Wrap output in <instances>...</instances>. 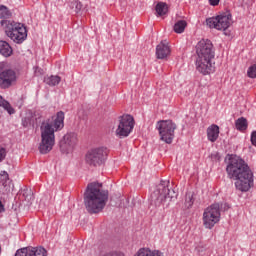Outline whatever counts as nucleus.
I'll list each match as a JSON object with an SVG mask.
<instances>
[{
  "mask_svg": "<svg viewBox=\"0 0 256 256\" xmlns=\"http://www.w3.org/2000/svg\"><path fill=\"white\" fill-rule=\"evenodd\" d=\"M228 179H233L238 191L246 193L253 185V171L243 158L237 155H230L226 166Z\"/></svg>",
  "mask_w": 256,
  "mask_h": 256,
  "instance_id": "nucleus-1",
  "label": "nucleus"
},
{
  "mask_svg": "<svg viewBox=\"0 0 256 256\" xmlns=\"http://www.w3.org/2000/svg\"><path fill=\"white\" fill-rule=\"evenodd\" d=\"M109 201V191L103 189V183H89L84 192V205L90 215H97L105 209Z\"/></svg>",
  "mask_w": 256,
  "mask_h": 256,
  "instance_id": "nucleus-2",
  "label": "nucleus"
},
{
  "mask_svg": "<svg viewBox=\"0 0 256 256\" xmlns=\"http://www.w3.org/2000/svg\"><path fill=\"white\" fill-rule=\"evenodd\" d=\"M63 127H65L64 111L57 112L53 124L49 122L42 123V126L40 127L41 142L39 145V151L42 155H47V153L53 150V147L55 146V130L60 131Z\"/></svg>",
  "mask_w": 256,
  "mask_h": 256,
  "instance_id": "nucleus-3",
  "label": "nucleus"
},
{
  "mask_svg": "<svg viewBox=\"0 0 256 256\" xmlns=\"http://www.w3.org/2000/svg\"><path fill=\"white\" fill-rule=\"evenodd\" d=\"M0 23L4 27L6 36L14 41V43L21 45L27 39V27L24 24L11 20H1Z\"/></svg>",
  "mask_w": 256,
  "mask_h": 256,
  "instance_id": "nucleus-4",
  "label": "nucleus"
},
{
  "mask_svg": "<svg viewBox=\"0 0 256 256\" xmlns=\"http://www.w3.org/2000/svg\"><path fill=\"white\" fill-rule=\"evenodd\" d=\"M206 24L210 29H217V31H223L226 37L231 36V30L229 27L233 25V15L231 12H223L216 17H210L206 19Z\"/></svg>",
  "mask_w": 256,
  "mask_h": 256,
  "instance_id": "nucleus-5",
  "label": "nucleus"
},
{
  "mask_svg": "<svg viewBox=\"0 0 256 256\" xmlns=\"http://www.w3.org/2000/svg\"><path fill=\"white\" fill-rule=\"evenodd\" d=\"M152 201L159 207L161 203L167 201H173V199H177V192L175 190L169 189V181H161L160 184L156 187V190L151 195Z\"/></svg>",
  "mask_w": 256,
  "mask_h": 256,
  "instance_id": "nucleus-6",
  "label": "nucleus"
},
{
  "mask_svg": "<svg viewBox=\"0 0 256 256\" xmlns=\"http://www.w3.org/2000/svg\"><path fill=\"white\" fill-rule=\"evenodd\" d=\"M156 129L160 135L161 141L171 145L173 139H175V129H177V124L172 120H160L156 124Z\"/></svg>",
  "mask_w": 256,
  "mask_h": 256,
  "instance_id": "nucleus-7",
  "label": "nucleus"
},
{
  "mask_svg": "<svg viewBox=\"0 0 256 256\" xmlns=\"http://www.w3.org/2000/svg\"><path fill=\"white\" fill-rule=\"evenodd\" d=\"M107 148L97 147L86 153L85 161L90 167H101L107 161Z\"/></svg>",
  "mask_w": 256,
  "mask_h": 256,
  "instance_id": "nucleus-8",
  "label": "nucleus"
},
{
  "mask_svg": "<svg viewBox=\"0 0 256 256\" xmlns=\"http://www.w3.org/2000/svg\"><path fill=\"white\" fill-rule=\"evenodd\" d=\"M221 219V206L218 203L212 204L204 210L203 225L205 229H212Z\"/></svg>",
  "mask_w": 256,
  "mask_h": 256,
  "instance_id": "nucleus-9",
  "label": "nucleus"
},
{
  "mask_svg": "<svg viewBox=\"0 0 256 256\" xmlns=\"http://www.w3.org/2000/svg\"><path fill=\"white\" fill-rule=\"evenodd\" d=\"M133 127H135V119L133 116L129 114H125L119 117V124L116 129V135L119 139H125V137H129L131 135V131H133Z\"/></svg>",
  "mask_w": 256,
  "mask_h": 256,
  "instance_id": "nucleus-10",
  "label": "nucleus"
},
{
  "mask_svg": "<svg viewBox=\"0 0 256 256\" xmlns=\"http://www.w3.org/2000/svg\"><path fill=\"white\" fill-rule=\"evenodd\" d=\"M196 53L200 59H215V49L213 42L209 39H202L196 45Z\"/></svg>",
  "mask_w": 256,
  "mask_h": 256,
  "instance_id": "nucleus-11",
  "label": "nucleus"
},
{
  "mask_svg": "<svg viewBox=\"0 0 256 256\" xmlns=\"http://www.w3.org/2000/svg\"><path fill=\"white\" fill-rule=\"evenodd\" d=\"M76 146L77 134L75 132L67 133L60 141V149L63 153H71Z\"/></svg>",
  "mask_w": 256,
  "mask_h": 256,
  "instance_id": "nucleus-12",
  "label": "nucleus"
},
{
  "mask_svg": "<svg viewBox=\"0 0 256 256\" xmlns=\"http://www.w3.org/2000/svg\"><path fill=\"white\" fill-rule=\"evenodd\" d=\"M212 58H197L196 59V71L201 75H211L215 73V66H213Z\"/></svg>",
  "mask_w": 256,
  "mask_h": 256,
  "instance_id": "nucleus-13",
  "label": "nucleus"
},
{
  "mask_svg": "<svg viewBox=\"0 0 256 256\" xmlns=\"http://www.w3.org/2000/svg\"><path fill=\"white\" fill-rule=\"evenodd\" d=\"M17 81V74L11 69H5L0 75V89H9Z\"/></svg>",
  "mask_w": 256,
  "mask_h": 256,
  "instance_id": "nucleus-14",
  "label": "nucleus"
},
{
  "mask_svg": "<svg viewBox=\"0 0 256 256\" xmlns=\"http://www.w3.org/2000/svg\"><path fill=\"white\" fill-rule=\"evenodd\" d=\"M14 256H47V250L43 247H26L17 250Z\"/></svg>",
  "mask_w": 256,
  "mask_h": 256,
  "instance_id": "nucleus-15",
  "label": "nucleus"
},
{
  "mask_svg": "<svg viewBox=\"0 0 256 256\" xmlns=\"http://www.w3.org/2000/svg\"><path fill=\"white\" fill-rule=\"evenodd\" d=\"M169 55H171L169 42H167V40H163L156 46V57L157 59H167Z\"/></svg>",
  "mask_w": 256,
  "mask_h": 256,
  "instance_id": "nucleus-16",
  "label": "nucleus"
},
{
  "mask_svg": "<svg viewBox=\"0 0 256 256\" xmlns=\"http://www.w3.org/2000/svg\"><path fill=\"white\" fill-rule=\"evenodd\" d=\"M207 137H208V141H211V143H215V141L219 139V126L213 124L210 127H208Z\"/></svg>",
  "mask_w": 256,
  "mask_h": 256,
  "instance_id": "nucleus-17",
  "label": "nucleus"
},
{
  "mask_svg": "<svg viewBox=\"0 0 256 256\" xmlns=\"http://www.w3.org/2000/svg\"><path fill=\"white\" fill-rule=\"evenodd\" d=\"M0 55L3 57H11L13 55V48L5 40H0Z\"/></svg>",
  "mask_w": 256,
  "mask_h": 256,
  "instance_id": "nucleus-18",
  "label": "nucleus"
},
{
  "mask_svg": "<svg viewBox=\"0 0 256 256\" xmlns=\"http://www.w3.org/2000/svg\"><path fill=\"white\" fill-rule=\"evenodd\" d=\"M155 11L158 17H163V15H167V12L169 11V7L167 6V3L159 2L155 7Z\"/></svg>",
  "mask_w": 256,
  "mask_h": 256,
  "instance_id": "nucleus-19",
  "label": "nucleus"
},
{
  "mask_svg": "<svg viewBox=\"0 0 256 256\" xmlns=\"http://www.w3.org/2000/svg\"><path fill=\"white\" fill-rule=\"evenodd\" d=\"M0 107H3V109L7 111L9 115H14L15 113V109L11 107V104L9 103V101L5 100V98H3V96L1 95H0Z\"/></svg>",
  "mask_w": 256,
  "mask_h": 256,
  "instance_id": "nucleus-20",
  "label": "nucleus"
},
{
  "mask_svg": "<svg viewBox=\"0 0 256 256\" xmlns=\"http://www.w3.org/2000/svg\"><path fill=\"white\" fill-rule=\"evenodd\" d=\"M248 125L245 117H240L235 121V127L238 131H247Z\"/></svg>",
  "mask_w": 256,
  "mask_h": 256,
  "instance_id": "nucleus-21",
  "label": "nucleus"
},
{
  "mask_svg": "<svg viewBox=\"0 0 256 256\" xmlns=\"http://www.w3.org/2000/svg\"><path fill=\"white\" fill-rule=\"evenodd\" d=\"M44 82L46 85H49L50 87H55L61 83V77L59 76H50L44 79Z\"/></svg>",
  "mask_w": 256,
  "mask_h": 256,
  "instance_id": "nucleus-22",
  "label": "nucleus"
},
{
  "mask_svg": "<svg viewBox=\"0 0 256 256\" xmlns=\"http://www.w3.org/2000/svg\"><path fill=\"white\" fill-rule=\"evenodd\" d=\"M187 27V21L185 20H179L174 24V31L178 34H181L185 31V28Z\"/></svg>",
  "mask_w": 256,
  "mask_h": 256,
  "instance_id": "nucleus-23",
  "label": "nucleus"
},
{
  "mask_svg": "<svg viewBox=\"0 0 256 256\" xmlns=\"http://www.w3.org/2000/svg\"><path fill=\"white\" fill-rule=\"evenodd\" d=\"M12 13L9 8L5 5H0V19H9L11 17Z\"/></svg>",
  "mask_w": 256,
  "mask_h": 256,
  "instance_id": "nucleus-24",
  "label": "nucleus"
},
{
  "mask_svg": "<svg viewBox=\"0 0 256 256\" xmlns=\"http://www.w3.org/2000/svg\"><path fill=\"white\" fill-rule=\"evenodd\" d=\"M193 203H195V199L193 198V192H187L185 199V207L187 209H191V207H193Z\"/></svg>",
  "mask_w": 256,
  "mask_h": 256,
  "instance_id": "nucleus-25",
  "label": "nucleus"
},
{
  "mask_svg": "<svg viewBox=\"0 0 256 256\" xmlns=\"http://www.w3.org/2000/svg\"><path fill=\"white\" fill-rule=\"evenodd\" d=\"M9 181V173L7 171L0 172V187H7V182Z\"/></svg>",
  "mask_w": 256,
  "mask_h": 256,
  "instance_id": "nucleus-26",
  "label": "nucleus"
},
{
  "mask_svg": "<svg viewBox=\"0 0 256 256\" xmlns=\"http://www.w3.org/2000/svg\"><path fill=\"white\" fill-rule=\"evenodd\" d=\"M70 7L71 9H74L75 13H81L83 10V4L78 0L71 2Z\"/></svg>",
  "mask_w": 256,
  "mask_h": 256,
  "instance_id": "nucleus-27",
  "label": "nucleus"
},
{
  "mask_svg": "<svg viewBox=\"0 0 256 256\" xmlns=\"http://www.w3.org/2000/svg\"><path fill=\"white\" fill-rule=\"evenodd\" d=\"M33 124V114H28L22 118V125L24 127H29Z\"/></svg>",
  "mask_w": 256,
  "mask_h": 256,
  "instance_id": "nucleus-28",
  "label": "nucleus"
},
{
  "mask_svg": "<svg viewBox=\"0 0 256 256\" xmlns=\"http://www.w3.org/2000/svg\"><path fill=\"white\" fill-rule=\"evenodd\" d=\"M22 195H23L25 201L29 202V201H32V199H33V191H31V189L26 188V189L22 190Z\"/></svg>",
  "mask_w": 256,
  "mask_h": 256,
  "instance_id": "nucleus-29",
  "label": "nucleus"
},
{
  "mask_svg": "<svg viewBox=\"0 0 256 256\" xmlns=\"http://www.w3.org/2000/svg\"><path fill=\"white\" fill-rule=\"evenodd\" d=\"M247 75L250 79H256V64H253L248 68Z\"/></svg>",
  "mask_w": 256,
  "mask_h": 256,
  "instance_id": "nucleus-30",
  "label": "nucleus"
},
{
  "mask_svg": "<svg viewBox=\"0 0 256 256\" xmlns=\"http://www.w3.org/2000/svg\"><path fill=\"white\" fill-rule=\"evenodd\" d=\"M100 256H125V253L117 250H111L104 254H101Z\"/></svg>",
  "mask_w": 256,
  "mask_h": 256,
  "instance_id": "nucleus-31",
  "label": "nucleus"
},
{
  "mask_svg": "<svg viewBox=\"0 0 256 256\" xmlns=\"http://www.w3.org/2000/svg\"><path fill=\"white\" fill-rule=\"evenodd\" d=\"M5 157H7V150L0 148V163L5 160Z\"/></svg>",
  "mask_w": 256,
  "mask_h": 256,
  "instance_id": "nucleus-32",
  "label": "nucleus"
},
{
  "mask_svg": "<svg viewBox=\"0 0 256 256\" xmlns=\"http://www.w3.org/2000/svg\"><path fill=\"white\" fill-rule=\"evenodd\" d=\"M212 161H219L221 159V156L218 154V152H214L210 155Z\"/></svg>",
  "mask_w": 256,
  "mask_h": 256,
  "instance_id": "nucleus-33",
  "label": "nucleus"
},
{
  "mask_svg": "<svg viewBox=\"0 0 256 256\" xmlns=\"http://www.w3.org/2000/svg\"><path fill=\"white\" fill-rule=\"evenodd\" d=\"M251 143L254 145V147H256V131L251 133Z\"/></svg>",
  "mask_w": 256,
  "mask_h": 256,
  "instance_id": "nucleus-34",
  "label": "nucleus"
},
{
  "mask_svg": "<svg viewBox=\"0 0 256 256\" xmlns=\"http://www.w3.org/2000/svg\"><path fill=\"white\" fill-rule=\"evenodd\" d=\"M219 1L220 0H209V3L212 7H217V5H219Z\"/></svg>",
  "mask_w": 256,
  "mask_h": 256,
  "instance_id": "nucleus-35",
  "label": "nucleus"
},
{
  "mask_svg": "<svg viewBox=\"0 0 256 256\" xmlns=\"http://www.w3.org/2000/svg\"><path fill=\"white\" fill-rule=\"evenodd\" d=\"M5 211V207L3 206V203L0 201V213H3Z\"/></svg>",
  "mask_w": 256,
  "mask_h": 256,
  "instance_id": "nucleus-36",
  "label": "nucleus"
},
{
  "mask_svg": "<svg viewBox=\"0 0 256 256\" xmlns=\"http://www.w3.org/2000/svg\"><path fill=\"white\" fill-rule=\"evenodd\" d=\"M227 209H229V204L225 203L224 204V211H227Z\"/></svg>",
  "mask_w": 256,
  "mask_h": 256,
  "instance_id": "nucleus-37",
  "label": "nucleus"
}]
</instances>
